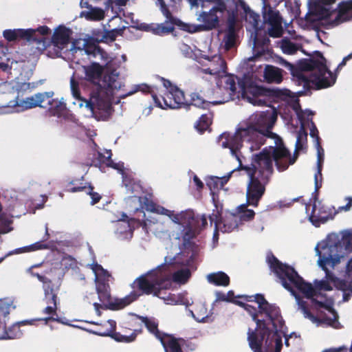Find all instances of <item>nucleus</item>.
I'll list each match as a JSON object with an SVG mask.
<instances>
[{
  "instance_id": "22",
  "label": "nucleus",
  "mask_w": 352,
  "mask_h": 352,
  "mask_svg": "<svg viewBox=\"0 0 352 352\" xmlns=\"http://www.w3.org/2000/svg\"><path fill=\"white\" fill-rule=\"evenodd\" d=\"M72 31L64 26L55 29L52 38V43L60 50L65 48L69 43Z\"/></svg>"
},
{
  "instance_id": "56",
  "label": "nucleus",
  "mask_w": 352,
  "mask_h": 352,
  "mask_svg": "<svg viewBox=\"0 0 352 352\" xmlns=\"http://www.w3.org/2000/svg\"><path fill=\"white\" fill-rule=\"evenodd\" d=\"M32 320H24L22 322H20L19 324H32Z\"/></svg>"
},
{
  "instance_id": "38",
  "label": "nucleus",
  "mask_w": 352,
  "mask_h": 352,
  "mask_svg": "<svg viewBox=\"0 0 352 352\" xmlns=\"http://www.w3.org/2000/svg\"><path fill=\"white\" fill-rule=\"evenodd\" d=\"M237 212L239 217L242 221H249L252 219L254 216V212L252 210L246 208V206L242 204L237 208Z\"/></svg>"
},
{
  "instance_id": "50",
  "label": "nucleus",
  "mask_w": 352,
  "mask_h": 352,
  "mask_svg": "<svg viewBox=\"0 0 352 352\" xmlns=\"http://www.w3.org/2000/svg\"><path fill=\"white\" fill-rule=\"evenodd\" d=\"M138 91L145 92V93L146 92H151L150 87H148L146 84H142V85H137L135 87V89L133 91H131V94L135 93Z\"/></svg>"
},
{
  "instance_id": "49",
  "label": "nucleus",
  "mask_w": 352,
  "mask_h": 352,
  "mask_svg": "<svg viewBox=\"0 0 352 352\" xmlns=\"http://www.w3.org/2000/svg\"><path fill=\"white\" fill-rule=\"evenodd\" d=\"M11 230L12 228L10 227L9 223H4L1 219H0V234H6Z\"/></svg>"
},
{
  "instance_id": "25",
  "label": "nucleus",
  "mask_w": 352,
  "mask_h": 352,
  "mask_svg": "<svg viewBox=\"0 0 352 352\" xmlns=\"http://www.w3.org/2000/svg\"><path fill=\"white\" fill-rule=\"evenodd\" d=\"M232 171H230L226 175L223 177L210 176L206 179V184L214 195L219 189H221L225 184L230 178Z\"/></svg>"
},
{
  "instance_id": "11",
  "label": "nucleus",
  "mask_w": 352,
  "mask_h": 352,
  "mask_svg": "<svg viewBox=\"0 0 352 352\" xmlns=\"http://www.w3.org/2000/svg\"><path fill=\"white\" fill-rule=\"evenodd\" d=\"M145 210L166 216L170 219L172 224L166 226L167 228H164L163 224H159L154 230L155 236L162 241H169L171 237L179 239L182 236V228L186 226L191 225L190 220H193V212L190 210L175 213L173 210L153 202L146 204Z\"/></svg>"
},
{
  "instance_id": "24",
  "label": "nucleus",
  "mask_w": 352,
  "mask_h": 352,
  "mask_svg": "<svg viewBox=\"0 0 352 352\" xmlns=\"http://www.w3.org/2000/svg\"><path fill=\"white\" fill-rule=\"evenodd\" d=\"M34 32L32 28L6 30L3 32V37L8 41H14L18 39L30 41V35Z\"/></svg>"
},
{
  "instance_id": "58",
  "label": "nucleus",
  "mask_w": 352,
  "mask_h": 352,
  "mask_svg": "<svg viewBox=\"0 0 352 352\" xmlns=\"http://www.w3.org/2000/svg\"><path fill=\"white\" fill-rule=\"evenodd\" d=\"M49 320H57V321H59L58 319L57 318H45V322H47Z\"/></svg>"
},
{
  "instance_id": "6",
  "label": "nucleus",
  "mask_w": 352,
  "mask_h": 352,
  "mask_svg": "<svg viewBox=\"0 0 352 352\" xmlns=\"http://www.w3.org/2000/svg\"><path fill=\"white\" fill-rule=\"evenodd\" d=\"M99 86V91L92 94L89 100H87L80 97L78 85L75 80L72 78L70 80L72 94L74 98L79 100V107L85 106L93 116L105 118L111 112L110 96L122 87L118 80V74L114 71L105 75Z\"/></svg>"
},
{
  "instance_id": "31",
  "label": "nucleus",
  "mask_w": 352,
  "mask_h": 352,
  "mask_svg": "<svg viewBox=\"0 0 352 352\" xmlns=\"http://www.w3.org/2000/svg\"><path fill=\"white\" fill-rule=\"evenodd\" d=\"M228 23L229 26L226 32V35L223 38L225 48L227 50L234 47L236 42V32L234 19H230Z\"/></svg>"
},
{
  "instance_id": "63",
  "label": "nucleus",
  "mask_w": 352,
  "mask_h": 352,
  "mask_svg": "<svg viewBox=\"0 0 352 352\" xmlns=\"http://www.w3.org/2000/svg\"><path fill=\"white\" fill-rule=\"evenodd\" d=\"M147 221H148V219H147ZM150 222H153V223H157V221H151L149 220Z\"/></svg>"
},
{
  "instance_id": "18",
  "label": "nucleus",
  "mask_w": 352,
  "mask_h": 352,
  "mask_svg": "<svg viewBox=\"0 0 352 352\" xmlns=\"http://www.w3.org/2000/svg\"><path fill=\"white\" fill-rule=\"evenodd\" d=\"M15 307L12 300L8 298L0 300V340L11 338L6 331V322L8 315Z\"/></svg>"
},
{
  "instance_id": "57",
  "label": "nucleus",
  "mask_w": 352,
  "mask_h": 352,
  "mask_svg": "<svg viewBox=\"0 0 352 352\" xmlns=\"http://www.w3.org/2000/svg\"><path fill=\"white\" fill-rule=\"evenodd\" d=\"M38 265H32V266H31L30 267H29V268L27 270V272H28V273H32V270L34 267H38Z\"/></svg>"
},
{
  "instance_id": "23",
  "label": "nucleus",
  "mask_w": 352,
  "mask_h": 352,
  "mask_svg": "<svg viewBox=\"0 0 352 352\" xmlns=\"http://www.w3.org/2000/svg\"><path fill=\"white\" fill-rule=\"evenodd\" d=\"M86 80L94 84L100 85V77L103 72V67L98 63H93L90 65L83 67Z\"/></svg>"
},
{
  "instance_id": "21",
  "label": "nucleus",
  "mask_w": 352,
  "mask_h": 352,
  "mask_svg": "<svg viewBox=\"0 0 352 352\" xmlns=\"http://www.w3.org/2000/svg\"><path fill=\"white\" fill-rule=\"evenodd\" d=\"M33 276H35L38 278V279L43 283V288L45 292V298L47 301V303H52L53 306H47L44 309L43 312L46 314H53L56 312V308H57V302H56V294H53L52 289H49V286L50 284V281H47V279L39 275L38 274H33L32 273Z\"/></svg>"
},
{
  "instance_id": "59",
  "label": "nucleus",
  "mask_w": 352,
  "mask_h": 352,
  "mask_svg": "<svg viewBox=\"0 0 352 352\" xmlns=\"http://www.w3.org/2000/svg\"><path fill=\"white\" fill-rule=\"evenodd\" d=\"M201 221L203 222V224L206 223V219L205 216L201 217Z\"/></svg>"
},
{
  "instance_id": "26",
  "label": "nucleus",
  "mask_w": 352,
  "mask_h": 352,
  "mask_svg": "<svg viewBox=\"0 0 352 352\" xmlns=\"http://www.w3.org/2000/svg\"><path fill=\"white\" fill-rule=\"evenodd\" d=\"M105 325L109 326V328L104 331V333H101L102 336H111L113 337L116 340L119 342H130L135 340V336H137L138 331L135 330L134 332L130 335V336H119V337H116V334L111 335L115 329H116V322L113 320H109Z\"/></svg>"
},
{
  "instance_id": "4",
  "label": "nucleus",
  "mask_w": 352,
  "mask_h": 352,
  "mask_svg": "<svg viewBox=\"0 0 352 352\" xmlns=\"http://www.w3.org/2000/svg\"><path fill=\"white\" fill-rule=\"evenodd\" d=\"M199 62L203 65V74H209L210 80L216 81L219 86H223L228 96L221 101L212 102L213 104L221 103L231 99L233 96L241 97L254 105H262L270 91L258 86L248 77H244L236 83V78L226 73V63L221 56L214 54L209 56L204 55Z\"/></svg>"
},
{
  "instance_id": "19",
  "label": "nucleus",
  "mask_w": 352,
  "mask_h": 352,
  "mask_svg": "<svg viewBox=\"0 0 352 352\" xmlns=\"http://www.w3.org/2000/svg\"><path fill=\"white\" fill-rule=\"evenodd\" d=\"M263 17L265 23L270 25L269 35L274 38L280 37L283 34V27L278 12L270 10L264 13Z\"/></svg>"
},
{
  "instance_id": "32",
  "label": "nucleus",
  "mask_w": 352,
  "mask_h": 352,
  "mask_svg": "<svg viewBox=\"0 0 352 352\" xmlns=\"http://www.w3.org/2000/svg\"><path fill=\"white\" fill-rule=\"evenodd\" d=\"M123 219L120 220L116 223L117 233L119 234L122 239H129L131 237L132 232L130 228V225L128 221H126V217L125 214H122Z\"/></svg>"
},
{
  "instance_id": "39",
  "label": "nucleus",
  "mask_w": 352,
  "mask_h": 352,
  "mask_svg": "<svg viewBox=\"0 0 352 352\" xmlns=\"http://www.w3.org/2000/svg\"><path fill=\"white\" fill-rule=\"evenodd\" d=\"M191 102L193 106L203 109L208 108L210 103V102L204 100L196 93L191 95Z\"/></svg>"
},
{
  "instance_id": "3",
  "label": "nucleus",
  "mask_w": 352,
  "mask_h": 352,
  "mask_svg": "<svg viewBox=\"0 0 352 352\" xmlns=\"http://www.w3.org/2000/svg\"><path fill=\"white\" fill-rule=\"evenodd\" d=\"M217 300L229 301L243 307L256 322L248 329V340L253 352H280L284 326L279 309L270 304L261 294L234 298V292L217 293Z\"/></svg>"
},
{
  "instance_id": "2",
  "label": "nucleus",
  "mask_w": 352,
  "mask_h": 352,
  "mask_svg": "<svg viewBox=\"0 0 352 352\" xmlns=\"http://www.w3.org/2000/svg\"><path fill=\"white\" fill-rule=\"evenodd\" d=\"M277 118L275 108L253 113L246 126H239L234 133H222L219 141L239 161L240 170L250 179L246 198L249 205L256 206L265 192L264 185L272 173V163L282 171L295 162L288 156L282 140L271 132Z\"/></svg>"
},
{
  "instance_id": "37",
  "label": "nucleus",
  "mask_w": 352,
  "mask_h": 352,
  "mask_svg": "<svg viewBox=\"0 0 352 352\" xmlns=\"http://www.w3.org/2000/svg\"><path fill=\"white\" fill-rule=\"evenodd\" d=\"M162 298L166 304L171 305L180 304L188 306L192 303L189 300H184L181 295L169 294L166 297H162Z\"/></svg>"
},
{
  "instance_id": "44",
  "label": "nucleus",
  "mask_w": 352,
  "mask_h": 352,
  "mask_svg": "<svg viewBox=\"0 0 352 352\" xmlns=\"http://www.w3.org/2000/svg\"><path fill=\"white\" fill-rule=\"evenodd\" d=\"M86 43L85 40L81 38L76 39L72 42V45L70 50L73 52H76L77 51L86 50Z\"/></svg>"
},
{
  "instance_id": "29",
  "label": "nucleus",
  "mask_w": 352,
  "mask_h": 352,
  "mask_svg": "<svg viewBox=\"0 0 352 352\" xmlns=\"http://www.w3.org/2000/svg\"><path fill=\"white\" fill-rule=\"evenodd\" d=\"M208 283L217 286L226 287L229 285L230 278L223 272L211 273L207 275Z\"/></svg>"
},
{
  "instance_id": "13",
  "label": "nucleus",
  "mask_w": 352,
  "mask_h": 352,
  "mask_svg": "<svg viewBox=\"0 0 352 352\" xmlns=\"http://www.w3.org/2000/svg\"><path fill=\"white\" fill-rule=\"evenodd\" d=\"M306 212L309 216V220L316 226L332 219L338 212L333 206L318 199H315L313 204L306 206Z\"/></svg>"
},
{
  "instance_id": "52",
  "label": "nucleus",
  "mask_w": 352,
  "mask_h": 352,
  "mask_svg": "<svg viewBox=\"0 0 352 352\" xmlns=\"http://www.w3.org/2000/svg\"><path fill=\"white\" fill-rule=\"evenodd\" d=\"M351 55H349V56H346V57L344 58H343V60H342V61L339 64V65H338V69H340V68H341L342 66H344V65L346 64V61H347L349 58H351Z\"/></svg>"
},
{
  "instance_id": "55",
  "label": "nucleus",
  "mask_w": 352,
  "mask_h": 352,
  "mask_svg": "<svg viewBox=\"0 0 352 352\" xmlns=\"http://www.w3.org/2000/svg\"><path fill=\"white\" fill-rule=\"evenodd\" d=\"M181 49L182 51L185 52V53L186 54L188 53V47L186 45L182 44V45L181 46Z\"/></svg>"
},
{
  "instance_id": "20",
  "label": "nucleus",
  "mask_w": 352,
  "mask_h": 352,
  "mask_svg": "<svg viewBox=\"0 0 352 352\" xmlns=\"http://www.w3.org/2000/svg\"><path fill=\"white\" fill-rule=\"evenodd\" d=\"M292 107L300 122V130L298 133L296 140V145H299L301 144V142L303 140V139L306 138L307 137L305 126L309 122V118L311 115V113L309 110L302 111L297 100L292 104Z\"/></svg>"
},
{
  "instance_id": "41",
  "label": "nucleus",
  "mask_w": 352,
  "mask_h": 352,
  "mask_svg": "<svg viewBox=\"0 0 352 352\" xmlns=\"http://www.w3.org/2000/svg\"><path fill=\"white\" fill-rule=\"evenodd\" d=\"M111 155L110 151H105L104 153V157L107 158V162H105L107 166H110L114 169H116L120 173H123V164L121 162H114L113 160L110 159Z\"/></svg>"
},
{
  "instance_id": "35",
  "label": "nucleus",
  "mask_w": 352,
  "mask_h": 352,
  "mask_svg": "<svg viewBox=\"0 0 352 352\" xmlns=\"http://www.w3.org/2000/svg\"><path fill=\"white\" fill-rule=\"evenodd\" d=\"M47 246L44 244H43L41 242H36L33 244H31L30 245L24 246L20 248L15 249L13 251L10 252L6 254V256H10L14 254H23V253H27V252H34L38 250H42L46 248Z\"/></svg>"
},
{
  "instance_id": "42",
  "label": "nucleus",
  "mask_w": 352,
  "mask_h": 352,
  "mask_svg": "<svg viewBox=\"0 0 352 352\" xmlns=\"http://www.w3.org/2000/svg\"><path fill=\"white\" fill-rule=\"evenodd\" d=\"M32 30L34 31L30 35V41H36L38 40L37 38V36L38 34L44 36L50 34L51 30L47 26H41L36 29H32Z\"/></svg>"
},
{
  "instance_id": "8",
  "label": "nucleus",
  "mask_w": 352,
  "mask_h": 352,
  "mask_svg": "<svg viewBox=\"0 0 352 352\" xmlns=\"http://www.w3.org/2000/svg\"><path fill=\"white\" fill-rule=\"evenodd\" d=\"M191 8H206L208 4L211 7L208 11H202L197 16V20L200 24L186 23L182 21H176L178 28L189 33L208 31L217 28L220 21L227 12L228 7L224 0H188Z\"/></svg>"
},
{
  "instance_id": "36",
  "label": "nucleus",
  "mask_w": 352,
  "mask_h": 352,
  "mask_svg": "<svg viewBox=\"0 0 352 352\" xmlns=\"http://www.w3.org/2000/svg\"><path fill=\"white\" fill-rule=\"evenodd\" d=\"M190 275L191 274L188 269H182L173 274V280L178 284H184L188 281Z\"/></svg>"
},
{
  "instance_id": "62",
  "label": "nucleus",
  "mask_w": 352,
  "mask_h": 352,
  "mask_svg": "<svg viewBox=\"0 0 352 352\" xmlns=\"http://www.w3.org/2000/svg\"><path fill=\"white\" fill-rule=\"evenodd\" d=\"M4 257L0 258V263L3 261Z\"/></svg>"
},
{
  "instance_id": "14",
  "label": "nucleus",
  "mask_w": 352,
  "mask_h": 352,
  "mask_svg": "<svg viewBox=\"0 0 352 352\" xmlns=\"http://www.w3.org/2000/svg\"><path fill=\"white\" fill-rule=\"evenodd\" d=\"M133 321L135 323L144 324L148 330L154 333L160 340L162 344L164 346L165 351L168 352L170 350L171 352H182L181 346L184 345V341L182 339H176L170 336L160 337L158 335L157 324L154 320H151L147 318L136 316Z\"/></svg>"
},
{
  "instance_id": "12",
  "label": "nucleus",
  "mask_w": 352,
  "mask_h": 352,
  "mask_svg": "<svg viewBox=\"0 0 352 352\" xmlns=\"http://www.w3.org/2000/svg\"><path fill=\"white\" fill-rule=\"evenodd\" d=\"M163 86L160 89L159 96L153 95V98L157 106L161 109H175L185 103L184 92L169 81L162 79Z\"/></svg>"
},
{
  "instance_id": "43",
  "label": "nucleus",
  "mask_w": 352,
  "mask_h": 352,
  "mask_svg": "<svg viewBox=\"0 0 352 352\" xmlns=\"http://www.w3.org/2000/svg\"><path fill=\"white\" fill-rule=\"evenodd\" d=\"M280 48L283 53L287 54H292L297 50L296 45L287 40H283L280 42Z\"/></svg>"
},
{
  "instance_id": "27",
  "label": "nucleus",
  "mask_w": 352,
  "mask_h": 352,
  "mask_svg": "<svg viewBox=\"0 0 352 352\" xmlns=\"http://www.w3.org/2000/svg\"><path fill=\"white\" fill-rule=\"evenodd\" d=\"M237 217L233 214H229L222 221L216 223L217 230L223 232H230L234 230L238 225L236 223Z\"/></svg>"
},
{
  "instance_id": "46",
  "label": "nucleus",
  "mask_w": 352,
  "mask_h": 352,
  "mask_svg": "<svg viewBox=\"0 0 352 352\" xmlns=\"http://www.w3.org/2000/svg\"><path fill=\"white\" fill-rule=\"evenodd\" d=\"M86 190V192L91 196V198L92 199L91 204H94L99 201L100 199V196L97 192H92V188L89 186L88 188H84Z\"/></svg>"
},
{
  "instance_id": "53",
  "label": "nucleus",
  "mask_w": 352,
  "mask_h": 352,
  "mask_svg": "<svg viewBox=\"0 0 352 352\" xmlns=\"http://www.w3.org/2000/svg\"><path fill=\"white\" fill-rule=\"evenodd\" d=\"M94 308H95V310L96 311V314L100 316V308L102 307V305L101 304H99L98 302H94Z\"/></svg>"
},
{
  "instance_id": "7",
  "label": "nucleus",
  "mask_w": 352,
  "mask_h": 352,
  "mask_svg": "<svg viewBox=\"0 0 352 352\" xmlns=\"http://www.w3.org/2000/svg\"><path fill=\"white\" fill-rule=\"evenodd\" d=\"M172 264L171 258H165L164 265L151 270L147 274L137 278L131 284L133 289L126 297L117 300L118 309H122L135 301L142 294L158 296L162 289L170 287L172 282L168 274V265Z\"/></svg>"
},
{
  "instance_id": "45",
  "label": "nucleus",
  "mask_w": 352,
  "mask_h": 352,
  "mask_svg": "<svg viewBox=\"0 0 352 352\" xmlns=\"http://www.w3.org/2000/svg\"><path fill=\"white\" fill-rule=\"evenodd\" d=\"M2 56H0V59L2 60ZM17 64V62L16 61H14V60H10V58H6V63L4 62V61H1L0 62V69L4 72H8L9 71L10 69L14 68V69H16L14 67V65H16Z\"/></svg>"
},
{
  "instance_id": "47",
  "label": "nucleus",
  "mask_w": 352,
  "mask_h": 352,
  "mask_svg": "<svg viewBox=\"0 0 352 352\" xmlns=\"http://www.w3.org/2000/svg\"><path fill=\"white\" fill-rule=\"evenodd\" d=\"M126 0H104V3L107 9L112 8L114 4L116 6H122L124 4Z\"/></svg>"
},
{
  "instance_id": "16",
  "label": "nucleus",
  "mask_w": 352,
  "mask_h": 352,
  "mask_svg": "<svg viewBox=\"0 0 352 352\" xmlns=\"http://www.w3.org/2000/svg\"><path fill=\"white\" fill-rule=\"evenodd\" d=\"M91 269L95 274V281L100 301L102 305H106L109 302L110 298L106 282L109 280L110 276L102 266L97 263L91 265Z\"/></svg>"
},
{
  "instance_id": "60",
  "label": "nucleus",
  "mask_w": 352,
  "mask_h": 352,
  "mask_svg": "<svg viewBox=\"0 0 352 352\" xmlns=\"http://www.w3.org/2000/svg\"><path fill=\"white\" fill-rule=\"evenodd\" d=\"M131 201H139L138 197H133L131 198Z\"/></svg>"
},
{
  "instance_id": "10",
  "label": "nucleus",
  "mask_w": 352,
  "mask_h": 352,
  "mask_svg": "<svg viewBox=\"0 0 352 352\" xmlns=\"http://www.w3.org/2000/svg\"><path fill=\"white\" fill-rule=\"evenodd\" d=\"M53 96V91H47L38 93L25 99L16 98L6 105H0V115L20 113L36 107H46L47 104L54 115L60 116L66 110L65 102L63 98H52Z\"/></svg>"
},
{
  "instance_id": "34",
  "label": "nucleus",
  "mask_w": 352,
  "mask_h": 352,
  "mask_svg": "<svg viewBox=\"0 0 352 352\" xmlns=\"http://www.w3.org/2000/svg\"><path fill=\"white\" fill-rule=\"evenodd\" d=\"M80 16L87 20L100 21L104 19V12L101 8H91L88 10L82 12Z\"/></svg>"
},
{
  "instance_id": "48",
  "label": "nucleus",
  "mask_w": 352,
  "mask_h": 352,
  "mask_svg": "<svg viewBox=\"0 0 352 352\" xmlns=\"http://www.w3.org/2000/svg\"><path fill=\"white\" fill-rule=\"evenodd\" d=\"M345 200L347 201L346 204L345 206H340L338 208V212L341 211H349L352 208V197H347L345 198Z\"/></svg>"
},
{
  "instance_id": "61",
  "label": "nucleus",
  "mask_w": 352,
  "mask_h": 352,
  "mask_svg": "<svg viewBox=\"0 0 352 352\" xmlns=\"http://www.w3.org/2000/svg\"><path fill=\"white\" fill-rule=\"evenodd\" d=\"M311 135L314 136V130H311Z\"/></svg>"
},
{
  "instance_id": "28",
  "label": "nucleus",
  "mask_w": 352,
  "mask_h": 352,
  "mask_svg": "<svg viewBox=\"0 0 352 352\" xmlns=\"http://www.w3.org/2000/svg\"><path fill=\"white\" fill-rule=\"evenodd\" d=\"M317 146V170L314 174V181L316 188L318 189L321 186L322 182V166L324 161V151L320 147L318 140H316Z\"/></svg>"
},
{
  "instance_id": "54",
  "label": "nucleus",
  "mask_w": 352,
  "mask_h": 352,
  "mask_svg": "<svg viewBox=\"0 0 352 352\" xmlns=\"http://www.w3.org/2000/svg\"><path fill=\"white\" fill-rule=\"evenodd\" d=\"M0 47L2 48L1 51L0 52V53L2 54V56H6V52H8V48L6 47H3L1 44V43H0Z\"/></svg>"
},
{
  "instance_id": "33",
  "label": "nucleus",
  "mask_w": 352,
  "mask_h": 352,
  "mask_svg": "<svg viewBox=\"0 0 352 352\" xmlns=\"http://www.w3.org/2000/svg\"><path fill=\"white\" fill-rule=\"evenodd\" d=\"M192 317L198 322H206L209 318V313L204 303H199L190 311Z\"/></svg>"
},
{
  "instance_id": "1",
  "label": "nucleus",
  "mask_w": 352,
  "mask_h": 352,
  "mask_svg": "<svg viewBox=\"0 0 352 352\" xmlns=\"http://www.w3.org/2000/svg\"><path fill=\"white\" fill-rule=\"evenodd\" d=\"M314 252L318 257L317 265L325 272L326 276L321 280H315L314 287L305 283L292 267L280 263L273 255H267V262L282 285L295 296L305 318L316 327L331 326L338 329L340 324L333 309V300L324 298L322 292L335 287L343 292V301H347L352 294V258L340 278L329 271L352 252V233L348 230L331 233L317 243Z\"/></svg>"
},
{
  "instance_id": "17",
  "label": "nucleus",
  "mask_w": 352,
  "mask_h": 352,
  "mask_svg": "<svg viewBox=\"0 0 352 352\" xmlns=\"http://www.w3.org/2000/svg\"><path fill=\"white\" fill-rule=\"evenodd\" d=\"M237 10H242L245 14V19L249 26L247 28L254 36V44L255 45L257 31L258 28L259 15L253 12L243 0H234Z\"/></svg>"
},
{
  "instance_id": "51",
  "label": "nucleus",
  "mask_w": 352,
  "mask_h": 352,
  "mask_svg": "<svg viewBox=\"0 0 352 352\" xmlns=\"http://www.w3.org/2000/svg\"><path fill=\"white\" fill-rule=\"evenodd\" d=\"M193 180L198 188H200L203 186L202 182L200 181V179L197 176L194 177Z\"/></svg>"
},
{
  "instance_id": "30",
  "label": "nucleus",
  "mask_w": 352,
  "mask_h": 352,
  "mask_svg": "<svg viewBox=\"0 0 352 352\" xmlns=\"http://www.w3.org/2000/svg\"><path fill=\"white\" fill-rule=\"evenodd\" d=\"M264 77L269 82L280 83L283 79L281 69L272 65H267L264 71Z\"/></svg>"
},
{
  "instance_id": "5",
  "label": "nucleus",
  "mask_w": 352,
  "mask_h": 352,
  "mask_svg": "<svg viewBox=\"0 0 352 352\" xmlns=\"http://www.w3.org/2000/svg\"><path fill=\"white\" fill-rule=\"evenodd\" d=\"M279 63L288 68L298 85L305 88L323 89L332 86L336 82V77L326 66V60L320 53H317L311 59L300 61L299 71L283 58Z\"/></svg>"
},
{
  "instance_id": "40",
  "label": "nucleus",
  "mask_w": 352,
  "mask_h": 352,
  "mask_svg": "<svg viewBox=\"0 0 352 352\" xmlns=\"http://www.w3.org/2000/svg\"><path fill=\"white\" fill-rule=\"evenodd\" d=\"M211 124V119L206 115L201 116L195 124L196 129L203 132L208 129Z\"/></svg>"
},
{
  "instance_id": "15",
  "label": "nucleus",
  "mask_w": 352,
  "mask_h": 352,
  "mask_svg": "<svg viewBox=\"0 0 352 352\" xmlns=\"http://www.w3.org/2000/svg\"><path fill=\"white\" fill-rule=\"evenodd\" d=\"M157 4L160 6L163 15L166 17L165 22L162 23L146 25L144 26V29L157 35L168 34L173 31V25H175L178 27V25L175 23V21L180 20L173 18L171 16L162 0H157Z\"/></svg>"
},
{
  "instance_id": "9",
  "label": "nucleus",
  "mask_w": 352,
  "mask_h": 352,
  "mask_svg": "<svg viewBox=\"0 0 352 352\" xmlns=\"http://www.w3.org/2000/svg\"><path fill=\"white\" fill-rule=\"evenodd\" d=\"M331 0H309L308 20L331 28L339 23L352 19V0L343 1L338 10H332Z\"/></svg>"
}]
</instances>
